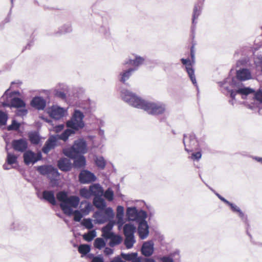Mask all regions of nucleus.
<instances>
[{
  "instance_id": "obj_1",
  "label": "nucleus",
  "mask_w": 262,
  "mask_h": 262,
  "mask_svg": "<svg viewBox=\"0 0 262 262\" xmlns=\"http://www.w3.org/2000/svg\"><path fill=\"white\" fill-rule=\"evenodd\" d=\"M84 115L79 110H75L71 119L67 122V125L70 129L65 130L61 135L58 136L50 137L46 142L42 150L44 154H47L51 150L57 146L58 139L66 141L71 135L75 134L76 130L81 129L84 126L83 119Z\"/></svg>"
},
{
  "instance_id": "obj_2",
  "label": "nucleus",
  "mask_w": 262,
  "mask_h": 262,
  "mask_svg": "<svg viewBox=\"0 0 262 262\" xmlns=\"http://www.w3.org/2000/svg\"><path fill=\"white\" fill-rule=\"evenodd\" d=\"M122 99L129 105L147 112L149 114L158 115L163 114L166 110L165 105L161 102L146 101L129 90L124 89L121 94Z\"/></svg>"
},
{
  "instance_id": "obj_3",
  "label": "nucleus",
  "mask_w": 262,
  "mask_h": 262,
  "mask_svg": "<svg viewBox=\"0 0 262 262\" xmlns=\"http://www.w3.org/2000/svg\"><path fill=\"white\" fill-rule=\"evenodd\" d=\"M57 200L61 203L60 207L63 212L68 215L72 214L73 210L71 207L77 208L79 203V198L75 195L68 196V193L64 191H60L56 194Z\"/></svg>"
},
{
  "instance_id": "obj_4",
  "label": "nucleus",
  "mask_w": 262,
  "mask_h": 262,
  "mask_svg": "<svg viewBox=\"0 0 262 262\" xmlns=\"http://www.w3.org/2000/svg\"><path fill=\"white\" fill-rule=\"evenodd\" d=\"M231 86L232 89L227 88L226 90L232 98L229 102L232 105L235 102V96L237 94L241 95L243 99H245L247 95L254 92L253 89L245 86L242 82H237L235 80H232Z\"/></svg>"
},
{
  "instance_id": "obj_5",
  "label": "nucleus",
  "mask_w": 262,
  "mask_h": 262,
  "mask_svg": "<svg viewBox=\"0 0 262 262\" xmlns=\"http://www.w3.org/2000/svg\"><path fill=\"white\" fill-rule=\"evenodd\" d=\"M86 151V142L81 139L76 140L71 147L63 149V154L70 158H75L79 155L84 154Z\"/></svg>"
},
{
  "instance_id": "obj_6",
  "label": "nucleus",
  "mask_w": 262,
  "mask_h": 262,
  "mask_svg": "<svg viewBox=\"0 0 262 262\" xmlns=\"http://www.w3.org/2000/svg\"><path fill=\"white\" fill-rule=\"evenodd\" d=\"M126 214L128 221H136L145 220L147 214L145 211L138 210L135 207H129L126 209Z\"/></svg>"
},
{
  "instance_id": "obj_7",
  "label": "nucleus",
  "mask_w": 262,
  "mask_h": 262,
  "mask_svg": "<svg viewBox=\"0 0 262 262\" xmlns=\"http://www.w3.org/2000/svg\"><path fill=\"white\" fill-rule=\"evenodd\" d=\"M145 61V58L136 54H133L123 62L124 65L129 64L134 71H137L140 67L142 66Z\"/></svg>"
},
{
  "instance_id": "obj_8",
  "label": "nucleus",
  "mask_w": 262,
  "mask_h": 262,
  "mask_svg": "<svg viewBox=\"0 0 262 262\" xmlns=\"http://www.w3.org/2000/svg\"><path fill=\"white\" fill-rule=\"evenodd\" d=\"M37 170L41 174L47 176L51 181L56 180L59 177L58 170L51 165L38 166Z\"/></svg>"
},
{
  "instance_id": "obj_9",
  "label": "nucleus",
  "mask_w": 262,
  "mask_h": 262,
  "mask_svg": "<svg viewBox=\"0 0 262 262\" xmlns=\"http://www.w3.org/2000/svg\"><path fill=\"white\" fill-rule=\"evenodd\" d=\"M48 112L52 118L59 120L66 116L67 110L57 105H53L49 108Z\"/></svg>"
},
{
  "instance_id": "obj_10",
  "label": "nucleus",
  "mask_w": 262,
  "mask_h": 262,
  "mask_svg": "<svg viewBox=\"0 0 262 262\" xmlns=\"http://www.w3.org/2000/svg\"><path fill=\"white\" fill-rule=\"evenodd\" d=\"M183 143L185 149L187 152L195 149L198 145L195 136L193 134L189 135V136L184 135Z\"/></svg>"
},
{
  "instance_id": "obj_11",
  "label": "nucleus",
  "mask_w": 262,
  "mask_h": 262,
  "mask_svg": "<svg viewBox=\"0 0 262 262\" xmlns=\"http://www.w3.org/2000/svg\"><path fill=\"white\" fill-rule=\"evenodd\" d=\"M23 158L26 165H33L41 159V155L36 154L31 150H27L24 153Z\"/></svg>"
},
{
  "instance_id": "obj_12",
  "label": "nucleus",
  "mask_w": 262,
  "mask_h": 262,
  "mask_svg": "<svg viewBox=\"0 0 262 262\" xmlns=\"http://www.w3.org/2000/svg\"><path fill=\"white\" fill-rule=\"evenodd\" d=\"M182 63L185 65L187 73L192 81V83L196 86V80L194 75V69L192 68V62L189 59L182 58L181 59Z\"/></svg>"
},
{
  "instance_id": "obj_13",
  "label": "nucleus",
  "mask_w": 262,
  "mask_h": 262,
  "mask_svg": "<svg viewBox=\"0 0 262 262\" xmlns=\"http://www.w3.org/2000/svg\"><path fill=\"white\" fill-rule=\"evenodd\" d=\"M28 144L27 140L25 138H21L17 140H14L12 142V146L13 148L17 151H26L28 148Z\"/></svg>"
},
{
  "instance_id": "obj_14",
  "label": "nucleus",
  "mask_w": 262,
  "mask_h": 262,
  "mask_svg": "<svg viewBox=\"0 0 262 262\" xmlns=\"http://www.w3.org/2000/svg\"><path fill=\"white\" fill-rule=\"evenodd\" d=\"M138 233L140 238L142 239H145L149 234V226L145 221L141 220L138 222Z\"/></svg>"
},
{
  "instance_id": "obj_15",
  "label": "nucleus",
  "mask_w": 262,
  "mask_h": 262,
  "mask_svg": "<svg viewBox=\"0 0 262 262\" xmlns=\"http://www.w3.org/2000/svg\"><path fill=\"white\" fill-rule=\"evenodd\" d=\"M79 179L81 183L87 184L95 181L96 177L88 170H83L80 173Z\"/></svg>"
},
{
  "instance_id": "obj_16",
  "label": "nucleus",
  "mask_w": 262,
  "mask_h": 262,
  "mask_svg": "<svg viewBox=\"0 0 262 262\" xmlns=\"http://www.w3.org/2000/svg\"><path fill=\"white\" fill-rule=\"evenodd\" d=\"M236 78L235 80L237 82H240V81H245L251 79L252 76L250 71L247 69H242L237 71L236 72Z\"/></svg>"
},
{
  "instance_id": "obj_17",
  "label": "nucleus",
  "mask_w": 262,
  "mask_h": 262,
  "mask_svg": "<svg viewBox=\"0 0 262 262\" xmlns=\"http://www.w3.org/2000/svg\"><path fill=\"white\" fill-rule=\"evenodd\" d=\"M154 245L152 241L144 243L141 248L142 254L146 257L151 256L154 252Z\"/></svg>"
},
{
  "instance_id": "obj_18",
  "label": "nucleus",
  "mask_w": 262,
  "mask_h": 262,
  "mask_svg": "<svg viewBox=\"0 0 262 262\" xmlns=\"http://www.w3.org/2000/svg\"><path fill=\"white\" fill-rule=\"evenodd\" d=\"M180 255L179 250L171 253L168 256L161 257L160 260L162 262H180Z\"/></svg>"
},
{
  "instance_id": "obj_19",
  "label": "nucleus",
  "mask_w": 262,
  "mask_h": 262,
  "mask_svg": "<svg viewBox=\"0 0 262 262\" xmlns=\"http://www.w3.org/2000/svg\"><path fill=\"white\" fill-rule=\"evenodd\" d=\"M104 238L105 239L110 240L108 245L111 247L119 245L123 239L122 237L120 235L116 234L114 233H113Z\"/></svg>"
},
{
  "instance_id": "obj_20",
  "label": "nucleus",
  "mask_w": 262,
  "mask_h": 262,
  "mask_svg": "<svg viewBox=\"0 0 262 262\" xmlns=\"http://www.w3.org/2000/svg\"><path fill=\"white\" fill-rule=\"evenodd\" d=\"M31 105L36 108L42 110L45 108L46 102L45 100L40 97H35L33 98L31 102Z\"/></svg>"
},
{
  "instance_id": "obj_21",
  "label": "nucleus",
  "mask_w": 262,
  "mask_h": 262,
  "mask_svg": "<svg viewBox=\"0 0 262 262\" xmlns=\"http://www.w3.org/2000/svg\"><path fill=\"white\" fill-rule=\"evenodd\" d=\"M124 207L122 206H118L117 207L116 218L117 220V224L118 225L119 228H121L124 224Z\"/></svg>"
},
{
  "instance_id": "obj_22",
  "label": "nucleus",
  "mask_w": 262,
  "mask_h": 262,
  "mask_svg": "<svg viewBox=\"0 0 262 262\" xmlns=\"http://www.w3.org/2000/svg\"><path fill=\"white\" fill-rule=\"evenodd\" d=\"M71 162L68 158H62L58 162V166L62 171H69L71 168Z\"/></svg>"
},
{
  "instance_id": "obj_23",
  "label": "nucleus",
  "mask_w": 262,
  "mask_h": 262,
  "mask_svg": "<svg viewBox=\"0 0 262 262\" xmlns=\"http://www.w3.org/2000/svg\"><path fill=\"white\" fill-rule=\"evenodd\" d=\"M135 71L130 68L126 70H123L119 75V79L120 81L123 83H125V82L129 79L133 73Z\"/></svg>"
},
{
  "instance_id": "obj_24",
  "label": "nucleus",
  "mask_w": 262,
  "mask_h": 262,
  "mask_svg": "<svg viewBox=\"0 0 262 262\" xmlns=\"http://www.w3.org/2000/svg\"><path fill=\"white\" fill-rule=\"evenodd\" d=\"M90 189L92 195L97 197V196H103V189L99 184H94L90 186Z\"/></svg>"
},
{
  "instance_id": "obj_25",
  "label": "nucleus",
  "mask_w": 262,
  "mask_h": 262,
  "mask_svg": "<svg viewBox=\"0 0 262 262\" xmlns=\"http://www.w3.org/2000/svg\"><path fill=\"white\" fill-rule=\"evenodd\" d=\"M102 196H97L93 199L94 205L99 210H104L106 206L105 200L102 198Z\"/></svg>"
},
{
  "instance_id": "obj_26",
  "label": "nucleus",
  "mask_w": 262,
  "mask_h": 262,
  "mask_svg": "<svg viewBox=\"0 0 262 262\" xmlns=\"http://www.w3.org/2000/svg\"><path fill=\"white\" fill-rule=\"evenodd\" d=\"M43 198L51 204L55 205L56 204L54 193L53 191L45 190L42 192Z\"/></svg>"
},
{
  "instance_id": "obj_27",
  "label": "nucleus",
  "mask_w": 262,
  "mask_h": 262,
  "mask_svg": "<svg viewBox=\"0 0 262 262\" xmlns=\"http://www.w3.org/2000/svg\"><path fill=\"white\" fill-rule=\"evenodd\" d=\"M136 229V227L132 224H125L123 226V233L124 236H134Z\"/></svg>"
},
{
  "instance_id": "obj_28",
  "label": "nucleus",
  "mask_w": 262,
  "mask_h": 262,
  "mask_svg": "<svg viewBox=\"0 0 262 262\" xmlns=\"http://www.w3.org/2000/svg\"><path fill=\"white\" fill-rule=\"evenodd\" d=\"M101 210L96 211L94 214L96 222L99 224H103L108 221L107 218Z\"/></svg>"
},
{
  "instance_id": "obj_29",
  "label": "nucleus",
  "mask_w": 262,
  "mask_h": 262,
  "mask_svg": "<svg viewBox=\"0 0 262 262\" xmlns=\"http://www.w3.org/2000/svg\"><path fill=\"white\" fill-rule=\"evenodd\" d=\"M254 105L257 107H262V90H258L254 94Z\"/></svg>"
},
{
  "instance_id": "obj_30",
  "label": "nucleus",
  "mask_w": 262,
  "mask_h": 262,
  "mask_svg": "<svg viewBox=\"0 0 262 262\" xmlns=\"http://www.w3.org/2000/svg\"><path fill=\"white\" fill-rule=\"evenodd\" d=\"M114 225V223L113 222H110L106 226L102 228V236L103 238L114 233L112 231Z\"/></svg>"
},
{
  "instance_id": "obj_31",
  "label": "nucleus",
  "mask_w": 262,
  "mask_h": 262,
  "mask_svg": "<svg viewBox=\"0 0 262 262\" xmlns=\"http://www.w3.org/2000/svg\"><path fill=\"white\" fill-rule=\"evenodd\" d=\"M74 165L76 168H81L84 167L85 165L86 160L83 156L78 155L75 158H74Z\"/></svg>"
},
{
  "instance_id": "obj_32",
  "label": "nucleus",
  "mask_w": 262,
  "mask_h": 262,
  "mask_svg": "<svg viewBox=\"0 0 262 262\" xmlns=\"http://www.w3.org/2000/svg\"><path fill=\"white\" fill-rule=\"evenodd\" d=\"M28 137L33 144H37L40 141V137L39 134L36 132H32L28 134Z\"/></svg>"
},
{
  "instance_id": "obj_33",
  "label": "nucleus",
  "mask_w": 262,
  "mask_h": 262,
  "mask_svg": "<svg viewBox=\"0 0 262 262\" xmlns=\"http://www.w3.org/2000/svg\"><path fill=\"white\" fill-rule=\"evenodd\" d=\"M11 105L12 107L16 108L25 107L26 104L25 102L19 98H14L11 99Z\"/></svg>"
},
{
  "instance_id": "obj_34",
  "label": "nucleus",
  "mask_w": 262,
  "mask_h": 262,
  "mask_svg": "<svg viewBox=\"0 0 262 262\" xmlns=\"http://www.w3.org/2000/svg\"><path fill=\"white\" fill-rule=\"evenodd\" d=\"M201 6L202 4L200 5L199 4H196L193 9V15H192V24L194 25L195 23V20L200 15L201 13Z\"/></svg>"
},
{
  "instance_id": "obj_35",
  "label": "nucleus",
  "mask_w": 262,
  "mask_h": 262,
  "mask_svg": "<svg viewBox=\"0 0 262 262\" xmlns=\"http://www.w3.org/2000/svg\"><path fill=\"white\" fill-rule=\"evenodd\" d=\"M135 242V236H125L124 245L127 249L132 248Z\"/></svg>"
},
{
  "instance_id": "obj_36",
  "label": "nucleus",
  "mask_w": 262,
  "mask_h": 262,
  "mask_svg": "<svg viewBox=\"0 0 262 262\" xmlns=\"http://www.w3.org/2000/svg\"><path fill=\"white\" fill-rule=\"evenodd\" d=\"M97 235L96 231L92 230L82 235L83 238L86 242H91Z\"/></svg>"
},
{
  "instance_id": "obj_37",
  "label": "nucleus",
  "mask_w": 262,
  "mask_h": 262,
  "mask_svg": "<svg viewBox=\"0 0 262 262\" xmlns=\"http://www.w3.org/2000/svg\"><path fill=\"white\" fill-rule=\"evenodd\" d=\"M121 257L126 260L133 261L134 259H136L138 257V253L137 252L130 253L125 254L121 253Z\"/></svg>"
},
{
  "instance_id": "obj_38",
  "label": "nucleus",
  "mask_w": 262,
  "mask_h": 262,
  "mask_svg": "<svg viewBox=\"0 0 262 262\" xmlns=\"http://www.w3.org/2000/svg\"><path fill=\"white\" fill-rule=\"evenodd\" d=\"M227 205L231 207V208L233 211L237 212L238 213V215L239 217L242 219V220H243L244 221L246 220V218L245 217L244 214L243 213V212L241 210V209L238 206L230 202H229V204H228Z\"/></svg>"
},
{
  "instance_id": "obj_39",
  "label": "nucleus",
  "mask_w": 262,
  "mask_h": 262,
  "mask_svg": "<svg viewBox=\"0 0 262 262\" xmlns=\"http://www.w3.org/2000/svg\"><path fill=\"white\" fill-rule=\"evenodd\" d=\"M106 245L104 240L100 237L96 238L94 242V246L99 250L102 249Z\"/></svg>"
},
{
  "instance_id": "obj_40",
  "label": "nucleus",
  "mask_w": 262,
  "mask_h": 262,
  "mask_svg": "<svg viewBox=\"0 0 262 262\" xmlns=\"http://www.w3.org/2000/svg\"><path fill=\"white\" fill-rule=\"evenodd\" d=\"M91 250V247L86 244H82L78 247V251L82 255H84L88 254Z\"/></svg>"
},
{
  "instance_id": "obj_41",
  "label": "nucleus",
  "mask_w": 262,
  "mask_h": 262,
  "mask_svg": "<svg viewBox=\"0 0 262 262\" xmlns=\"http://www.w3.org/2000/svg\"><path fill=\"white\" fill-rule=\"evenodd\" d=\"M17 157L13 154L7 152V162L8 164H13L17 162Z\"/></svg>"
},
{
  "instance_id": "obj_42",
  "label": "nucleus",
  "mask_w": 262,
  "mask_h": 262,
  "mask_svg": "<svg viewBox=\"0 0 262 262\" xmlns=\"http://www.w3.org/2000/svg\"><path fill=\"white\" fill-rule=\"evenodd\" d=\"M95 163L97 166L101 169H103L105 166V161L102 157H97Z\"/></svg>"
},
{
  "instance_id": "obj_43",
  "label": "nucleus",
  "mask_w": 262,
  "mask_h": 262,
  "mask_svg": "<svg viewBox=\"0 0 262 262\" xmlns=\"http://www.w3.org/2000/svg\"><path fill=\"white\" fill-rule=\"evenodd\" d=\"M80 194L82 197L85 199H89L92 196L90 189L85 188H81L80 190Z\"/></svg>"
},
{
  "instance_id": "obj_44",
  "label": "nucleus",
  "mask_w": 262,
  "mask_h": 262,
  "mask_svg": "<svg viewBox=\"0 0 262 262\" xmlns=\"http://www.w3.org/2000/svg\"><path fill=\"white\" fill-rule=\"evenodd\" d=\"M81 224L88 229H91L94 227L92 221L91 219H83Z\"/></svg>"
},
{
  "instance_id": "obj_45",
  "label": "nucleus",
  "mask_w": 262,
  "mask_h": 262,
  "mask_svg": "<svg viewBox=\"0 0 262 262\" xmlns=\"http://www.w3.org/2000/svg\"><path fill=\"white\" fill-rule=\"evenodd\" d=\"M104 213L105 216L107 218V220L113 219L114 216V211L111 207H108L105 209Z\"/></svg>"
},
{
  "instance_id": "obj_46",
  "label": "nucleus",
  "mask_w": 262,
  "mask_h": 262,
  "mask_svg": "<svg viewBox=\"0 0 262 262\" xmlns=\"http://www.w3.org/2000/svg\"><path fill=\"white\" fill-rule=\"evenodd\" d=\"M8 118V117L7 114L5 112L0 111V125H6Z\"/></svg>"
},
{
  "instance_id": "obj_47",
  "label": "nucleus",
  "mask_w": 262,
  "mask_h": 262,
  "mask_svg": "<svg viewBox=\"0 0 262 262\" xmlns=\"http://www.w3.org/2000/svg\"><path fill=\"white\" fill-rule=\"evenodd\" d=\"M20 126V124L15 120L12 121V124L7 127L8 130H17Z\"/></svg>"
},
{
  "instance_id": "obj_48",
  "label": "nucleus",
  "mask_w": 262,
  "mask_h": 262,
  "mask_svg": "<svg viewBox=\"0 0 262 262\" xmlns=\"http://www.w3.org/2000/svg\"><path fill=\"white\" fill-rule=\"evenodd\" d=\"M107 200L112 201L114 198V192L111 189L108 188L103 194Z\"/></svg>"
},
{
  "instance_id": "obj_49",
  "label": "nucleus",
  "mask_w": 262,
  "mask_h": 262,
  "mask_svg": "<svg viewBox=\"0 0 262 262\" xmlns=\"http://www.w3.org/2000/svg\"><path fill=\"white\" fill-rule=\"evenodd\" d=\"M72 214H74V220L76 222H80L83 215L78 210L73 211Z\"/></svg>"
},
{
  "instance_id": "obj_50",
  "label": "nucleus",
  "mask_w": 262,
  "mask_h": 262,
  "mask_svg": "<svg viewBox=\"0 0 262 262\" xmlns=\"http://www.w3.org/2000/svg\"><path fill=\"white\" fill-rule=\"evenodd\" d=\"M54 94L57 97H59L62 99H65L66 98V95L64 92H61L57 90H54Z\"/></svg>"
},
{
  "instance_id": "obj_51",
  "label": "nucleus",
  "mask_w": 262,
  "mask_h": 262,
  "mask_svg": "<svg viewBox=\"0 0 262 262\" xmlns=\"http://www.w3.org/2000/svg\"><path fill=\"white\" fill-rule=\"evenodd\" d=\"M72 31V28L70 25H66L60 29V33H66L70 32Z\"/></svg>"
},
{
  "instance_id": "obj_52",
  "label": "nucleus",
  "mask_w": 262,
  "mask_h": 262,
  "mask_svg": "<svg viewBox=\"0 0 262 262\" xmlns=\"http://www.w3.org/2000/svg\"><path fill=\"white\" fill-rule=\"evenodd\" d=\"M92 208V206L90 203H88L84 208L81 209V211L85 215L89 214Z\"/></svg>"
},
{
  "instance_id": "obj_53",
  "label": "nucleus",
  "mask_w": 262,
  "mask_h": 262,
  "mask_svg": "<svg viewBox=\"0 0 262 262\" xmlns=\"http://www.w3.org/2000/svg\"><path fill=\"white\" fill-rule=\"evenodd\" d=\"M202 157V154L200 151L193 152L191 155V159L193 160H199Z\"/></svg>"
},
{
  "instance_id": "obj_54",
  "label": "nucleus",
  "mask_w": 262,
  "mask_h": 262,
  "mask_svg": "<svg viewBox=\"0 0 262 262\" xmlns=\"http://www.w3.org/2000/svg\"><path fill=\"white\" fill-rule=\"evenodd\" d=\"M27 113V110L25 108V107H22V108L17 110L16 112V114L18 116H24L26 115Z\"/></svg>"
},
{
  "instance_id": "obj_55",
  "label": "nucleus",
  "mask_w": 262,
  "mask_h": 262,
  "mask_svg": "<svg viewBox=\"0 0 262 262\" xmlns=\"http://www.w3.org/2000/svg\"><path fill=\"white\" fill-rule=\"evenodd\" d=\"M91 262H104V259L101 255H98L93 257Z\"/></svg>"
},
{
  "instance_id": "obj_56",
  "label": "nucleus",
  "mask_w": 262,
  "mask_h": 262,
  "mask_svg": "<svg viewBox=\"0 0 262 262\" xmlns=\"http://www.w3.org/2000/svg\"><path fill=\"white\" fill-rule=\"evenodd\" d=\"M190 56H191V58L192 62L194 63V60H195V51H194V46H192L191 47Z\"/></svg>"
},
{
  "instance_id": "obj_57",
  "label": "nucleus",
  "mask_w": 262,
  "mask_h": 262,
  "mask_svg": "<svg viewBox=\"0 0 262 262\" xmlns=\"http://www.w3.org/2000/svg\"><path fill=\"white\" fill-rule=\"evenodd\" d=\"M113 250L108 247H106L104 250V254L107 256L112 255L113 253Z\"/></svg>"
},
{
  "instance_id": "obj_58",
  "label": "nucleus",
  "mask_w": 262,
  "mask_h": 262,
  "mask_svg": "<svg viewBox=\"0 0 262 262\" xmlns=\"http://www.w3.org/2000/svg\"><path fill=\"white\" fill-rule=\"evenodd\" d=\"M64 128V125L63 124H60L59 125H57L55 127L54 130L56 132H60L61 130H62Z\"/></svg>"
},
{
  "instance_id": "obj_59",
  "label": "nucleus",
  "mask_w": 262,
  "mask_h": 262,
  "mask_svg": "<svg viewBox=\"0 0 262 262\" xmlns=\"http://www.w3.org/2000/svg\"><path fill=\"white\" fill-rule=\"evenodd\" d=\"M215 194L216 195V196L221 200L223 202H224L225 203H226V204H229V202L228 201H227V200H226L224 198H223V196H222L221 195H220L219 193L215 192Z\"/></svg>"
},
{
  "instance_id": "obj_60",
  "label": "nucleus",
  "mask_w": 262,
  "mask_h": 262,
  "mask_svg": "<svg viewBox=\"0 0 262 262\" xmlns=\"http://www.w3.org/2000/svg\"><path fill=\"white\" fill-rule=\"evenodd\" d=\"M143 262H156L154 259L151 258H143Z\"/></svg>"
},
{
  "instance_id": "obj_61",
  "label": "nucleus",
  "mask_w": 262,
  "mask_h": 262,
  "mask_svg": "<svg viewBox=\"0 0 262 262\" xmlns=\"http://www.w3.org/2000/svg\"><path fill=\"white\" fill-rule=\"evenodd\" d=\"M131 262H143V257L141 256H139Z\"/></svg>"
},
{
  "instance_id": "obj_62",
  "label": "nucleus",
  "mask_w": 262,
  "mask_h": 262,
  "mask_svg": "<svg viewBox=\"0 0 262 262\" xmlns=\"http://www.w3.org/2000/svg\"><path fill=\"white\" fill-rule=\"evenodd\" d=\"M10 164H8V163H5L3 165V168L5 170H8L11 168V167L9 166Z\"/></svg>"
},
{
  "instance_id": "obj_63",
  "label": "nucleus",
  "mask_w": 262,
  "mask_h": 262,
  "mask_svg": "<svg viewBox=\"0 0 262 262\" xmlns=\"http://www.w3.org/2000/svg\"><path fill=\"white\" fill-rule=\"evenodd\" d=\"M253 159H255L256 161L260 162L262 164V158L254 157Z\"/></svg>"
},
{
  "instance_id": "obj_64",
  "label": "nucleus",
  "mask_w": 262,
  "mask_h": 262,
  "mask_svg": "<svg viewBox=\"0 0 262 262\" xmlns=\"http://www.w3.org/2000/svg\"><path fill=\"white\" fill-rule=\"evenodd\" d=\"M21 82H20L19 81H17V82H11V85H13V84H21Z\"/></svg>"
}]
</instances>
